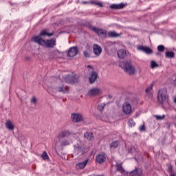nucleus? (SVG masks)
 I'll return each mask as SVG.
<instances>
[{
	"label": "nucleus",
	"instance_id": "c85d7f7f",
	"mask_svg": "<svg viewBox=\"0 0 176 176\" xmlns=\"http://www.w3.org/2000/svg\"><path fill=\"white\" fill-rule=\"evenodd\" d=\"M74 153H75V155H82V153H83V151L82 150V147L76 148Z\"/></svg>",
	"mask_w": 176,
	"mask_h": 176
},
{
	"label": "nucleus",
	"instance_id": "37998d69",
	"mask_svg": "<svg viewBox=\"0 0 176 176\" xmlns=\"http://www.w3.org/2000/svg\"><path fill=\"white\" fill-rule=\"evenodd\" d=\"M19 140H23L21 137H19Z\"/></svg>",
	"mask_w": 176,
	"mask_h": 176
},
{
	"label": "nucleus",
	"instance_id": "f257e3e1",
	"mask_svg": "<svg viewBox=\"0 0 176 176\" xmlns=\"http://www.w3.org/2000/svg\"><path fill=\"white\" fill-rule=\"evenodd\" d=\"M53 36V33H47L46 30H43L40 32L39 36H35L33 38L34 42L38 43L40 46L43 47H47L48 49H53L56 45V38H52L50 40H45L41 36Z\"/></svg>",
	"mask_w": 176,
	"mask_h": 176
},
{
	"label": "nucleus",
	"instance_id": "b1692460",
	"mask_svg": "<svg viewBox=\"0 0 176 176\" xmlns=\"http://www.w3.org/2000/svg\"><path fill=\"white\" fill-rule=\"evenodd\" d=\"M84 136L89 141H91V140H93V138H94V137L93 135V133H91V132H86L84 134Z\"/></svg>",
	"mask_w": 176,
	"mask_h": 176
},
{
	"label": "nucleus",
	"instance_id": "7c9ffc66",
	"mask_svg": "<svg viewBox=\"0 0 176 176\" xmlns=\"http://www.w3.org/2000/svg\"><path fill=\"white\" fill-rule=\"evenodd\" d=\"M119 141L116 140V141H114L113 142H111V144H110V148H118V146H119Z\"/></svg>",
	"mask_w": 176,
	"mask_h": 176
},
{
	"label": "nucleus",
	"instance_id": "58836bf2",
	"mask_svg": "<svg viewBox=\"0 0 176 176\" xmlns=\"http://www.w3.org/2000/svg\"><path fill=\"white\" fill-rule=\"evenodd\" d=\"M140 131H144L145 130V126L142 125V126L140 127Z\"/></svg>",
	"mask_w": 176,
	"mask_h": 176
},
{
	"label": "nucleus",
	"instance_id": "7ed1b4c3",
	"mask_svg": "<svg viewBox=\"0 0 176 176\" xmlns=\"http://www.w3.org/2000/svg\"><path fill=\"white\" fill-rule=\"evenodd\" d=\"M167 99V89H160L157 94V100L160 104H163Z\"/></svg>",
	"mask_w": 176,
	"mask_h": 176
},
{
	"label": "nucleus",
	"instance_id": "4468645a",
	"mask_svg": "<svg viewBox=\"0 0 176 176\" xmlns=\"http://www.w3.org/2000/svg\"><path fill=\"white\" fill-rule=\"evenodd\" d=\"M61 52L57 50H54L50 53V57L51 58H60L61 57Z\"/></svg>",
	"mask_w": 176,
	"mask_h": 176
},
{
	"label": "nucleus",
	"instance_id": "a878e982",
	"mask_svg": "<svg viewBox=\"0 0 176 176\" xmlns=\"http://www.w3.org/2000/svg\"><path fill=\"white\" fill-rule=\"evenodd\" d=\"M108 35L110 36V38H118V36H120V34L115 32H109Z\"/></svg>",
	"mask_w": 176,
	"mask_h": 176
},
{
	"label": "nucleus",
	"instance_id": "c03bdc74",
	"mask_svg": "<svg viewBox=\"0 0 176 176\" xmlns=\"http://www.w3.org/2000/svg\"><path fill=\"white\" fill-rule=\"evenodd\" d=\"M175 126H176V119H175Z\"/></svg>",
	"mask_w": 176,
	"mask_h": 176
},
{
	"label": "nucleus",
	"instance_id": "cd10ccee",
	"mask_svg": "<svg viewBox=\"0 0 176 176\" xmlns=\"http://www.w3.org/2000/svg\"><path fill=\"white\" fill-rule=\"evenodd\" d=\"M117 167V171H119L120 173H122V174H123V173H124V168H123V166H122V164H118L116 165Z\"/></svg>",
	"mask_w": 176,
	"mask_h": 176
},
{
	"label": "nucleus",
	"instance_id": "4c0bfd02",
	"mask_svg": "<svg viewBox=\"0 0 176 176\" xmlns=\"http://www.w3.org/2000/svg\"><path fill=\"white\" fill-rule=\"evenodd\" d=\"M129 124H130L131 127H133V126H135V122H134V120L132 119L129 120Z\"/></svg>",
	"mask_w": 176,
	"mask_h": 176
},
{
	"label": "nucleus",
	"instance_id": "f3484780",
	"mask_svg": "<svg viewBox=\"0 0 176 176\" xmlns=\"http://www.w3.org/2000/svg\"><path fill=\"white\" fill-rule=\"evenodd\" d=\"M97 78H98L97 72H92L89 77V83H94L97 80Z\"/></svg>",
	"mask_w": 176,
	"mask_h": 176
},
{
	"label": "nucleus",
	"instance_id": "a19ab883",
	"mask_svg": "<svg viewBox=\"0 0 176 176\" xmlns=\"http://www.w3.org/2000/svg\"><path fill=\"white\" fill-rule=\"evenodd\" d=\"M87 68H91V65H88Z\"/></svg>",
	"mask_w": 176,
	"mask_h": 176
},
{
	"label": "nucleus",
	"instance_id": "f8f14e48",
	"mask_svg": "<svg viewBox=\"0 0 176 176\" xmlns=\"http://www.w3.org/2000/svg\"><path fill=\"white\" fill-rule=\"evenodd\" d=\"M93 52L95 56H100V54H101V52H102V49L101 48V46L98 44H94Z\"/></svg>",
	"mask_w": 176,
	"mask_h": 176
},
{
	"label": "nucleus",
	"instance_id": "5701e85b",
	"mask_svg": "<svg viewBox=\"0 0 176 176\" xmlns=\"http://www.w3.org/2000/svg\"><path fill=\"white\" fill-rule=\"evenodd\" d=\"M71 144V140L69 139H65L63 140H60V146H67Z\"/></svg>",
	"mask_w": 176,
	"mask_h": 176
},
{
	"label": "nucleus",
	"instance_id": "4be33fe9",
	"mask_svg": "<svg viewBox=\"0 0 176 176\" xmlns=\"http://www.w3.org/2000/svg\"><path fill=\"white\" fill-rule=\"evenodd\" d=\"M5 124L8 130H14V126L10 120H7Z\"/></svg>",
	"mask_w": 176,
	"mask_h": 176
},
{
	"label": "nucleus",
	"instance_id": "423d86ee",
	"mask_svg": "<svg viewBox=\"0 0 176 176\" xmlns=\"http://www.w3.org/2000/svg\"><path fill=\"white\" fill-rule=\"evenodd\" d=\"M89 29L97 34L99 36H105V35H107V31L103 29H100L91 25L89 26Z\"/></svg>",
	"mask_w": 176,
	"mask_h": 176
},
{
	"label": "nucleus",
	"instance_id": "ddd939ff",
	"mask_svg": "<svg viewBox=\"0 0 176 176\" xmlns=\"http://www.w3.org/2000/svg\"><path fill=\"white\" fill-rule=\"evenodd\" d=\"M96 160L97 163H98L99 164H101L104 163L105 162V160H107V157L104 154H102V155L99 154V155H96Z\"/></svg>",
	"mask_w": 176,
	"mask_h": 176
},
{
	"label": "nucleus",
	"instance_id": "9b49d317",
	"mask_svg": "<svg viewBox=\"0 0 176 176\" xmlns=\"http://www.w3.org/2000/svg\"><path fill=\"white\" fill-rule=\"evenodd\" d=\"M78 47H72L67 53L68 57H75L76 54H78Z\"/></svg>",
	"mask_w": 176,
	"mask_h": 176
},
{
	"label": "nucleus",
	"instance_id": "6e6552de",
	"mask_svg": "<svg viewBox=\"0 0 176 176\" xmlns=\"http://www.w3.org/2000/svg\"><path fill=\"white\" fill-rule=\"evenodd\" d=\"M101 89L94 87L88 91L87 96H89V97H96V96H98V94H101Z\"/></svg>",
	"mask_w": 176,
	"mask_h": 176
},
{
	"label": "nucleus",
	"instance_id": "c756f323",
	"mask_svg": "<svg viewBox=\"0 0 176 176\" xmlns=\"http://www.w3.org/2000/svg\"><path fill=\"white\" fill-rule=\"evenodd\" d=\"M153 89V84H151L146 89V93L148 96H151V91Z\"/></svg>",
	"mask_w": 176,
	"mask_h": 176
},
{
	"label": "nucleus",
	"instance_id": "473e14b6",
	"mask_svg": "<svg viewBox=\"0 0 176 176\" xmlns=\"http://www.w3.org/2000/svg\"><path fill=\"white\" fill-rule=\"evenodd\" d=\"M156 67H159V65L156 62H155V60H151V68H156Z\"/></svg>",
	"mask_w": 176,
	"mask_h": 176
},
{
	"label": "nucleus",
	"instance_id": "f03ea898",
	"mask_svg": "<svg viewBox=\"0 0 176 176\" xmlns=\"http://www.w3.org/2000/svg\"><path fill=\"white\" fill-rule=\"evenodd\" d=\"M120 67L124 69L126 74L129 75H134L135 72V68L133 67L130 61H124L120 63Z\"/></svg>",
	"mask_w": 176,
	"mask_h": 176
},
{
	"label": "nucleus",
	"instance_id": "bb28decb",
	"mask_svg": "<svg viewBox=\"0 0 176 176\" xmlns=\"http://www.w3.org/2000/svg\"><path fill=\"white\" fill-rule=\"evenodd\" d=\"M165 56L167 58H173L174 57V52H170V51H167L166 53H165Z\"/></svg>",
	"mask_w": 176,
	"mask_h": 176
},
{
	"label": "nucleus",
	"instance_id": "a18cd8bd",
	"mask_svg": "<svg viewBox=\"0 0 176 176\" xmlns=\"http://www.w3.org/2000/svg\"><path fill=\"white\" fill-rule=\"evenodd\" d=\"M169 169H170V170H171V167H170V168H169Z\"/></svg>",
	"mask_w": 176,
	"mask_h": 176
},
{
	"label": "nucleus",
	"instance_id": "49530a36",
	"mask_svg": "<svg viewBox=\"0 0 176 176\" xmlns=\"http://www.w3.org/2000/svg\"><path fill=\"white\" fill-rule=\"evenodd\" d=\"M157 54H159V53H157Z\"/></svg>",
	"mask_w": 176,
	"mask_h": 176
},
{
	"label": "nucleus",
	"instance_id": "393cba45",
	"mask_svg": "<svg viewBox=\"0 0 176 176\" xmlns=\"http://www.w3.org/2000/svg\"><path fill=\"white\" fill-rule=\"evenodd\" d=\"M91 5H95L96 6H99V8H103L104 5L102 3L99 2V1H96L94 0L90 1Z\"/></svg>",
	"mask_w": 176,
	"mask_h": 176
},
{
	"label": "nucleus",
	"instance_id": "20e7f679",
	"mask_svg": "<svg viewBox=\"0 0 176 176\" xmlns=\"http://www.w3.org/2000/svg\"><path fill=\"white\" fill-rule=\"evenodd\" d=\"M72 133L71 131H68V130H65V131H60L56 138L55 139V146H58V143L57 142V140H58L59 141H60L61 138H65V137H69V135H71Z\"/></svg>",
	"mask_w": 176,
	"mask_h": 176
},
{
	"label": "nucleus",
	"instance_id": "c9c22d12",
	"mask_svg": "<svg viewBox=\"0 0 176 176\" xmlns=\"http://www.w3.org/2000/svg\"><path fill=\"white\" fill-rule=\"evenodd\" d=\"M30 102H32V104H34V105H36V103L38 102V100L36 99V98L33 97L31 99Z\"/></svg>",
	"mask_w": 176,
	"mask_h": 176
},
{
	"label": "nucleus",
	"instance_id": "e433bc0d",
	"mask_svg": "<svg viewBox=\"0 0 176 176\" xmlns=\"http://www.w3.org/2000/svg\"><path fill=\"white\" fill-rule=\"evenodd\" d=\"M155 118L157 119V120H163V119H164L165 116L162 115V116H155Z\"/></svg>",
	"mask_w": 176,
	"mask_h": 176
},
{
	"label": "nucleus",
	"instance_id": "f704fd0d",
	"mask_svg": "<svg viewBox=\"0 0 176 176\" xmlns=\"http://www.w3.org/2000/svg\"><path fill=\"white\" fill-rule=\"evenodd\" d=\"M105 107V104H99L98 106V111H100V112H102V111H104V108Z\"/></svg>",
	"mask_w": 176,
	"mask_h": 176
},
{
	"label": "nucleus",
	"instance_id": "dca6fc26",
	"mask_svg": "<svg viewBox=\"0 0 176 176\" xmlns=\"http://www.w3.org/2000/svg\"><path fill=\"white\" fill-rule=\"evenodd\" d=\"M127 6V3H120L119 4H111L110 6V9H123V8H126Z\"/></svg>",
	"mask_w": 176,
	"mask_h": 176
},
{
	"label": "nucleus",
	"instance_id": "6ab92c4d",
	"mask_svg": "<svg viewBox=\"0 0 176 176\" xmlns=\"http://www.w3.org/2000/svg\"><path fill=\"white\" fill-rule=\"evenodd\" d=\"M87 162L88 160H86L82 162H80L76 164V168L77 170H82L83 168H85V167H86V166H87Z\"/></svg>",
	"mask_w": 176,
	"mask_h": 176
},
{
	"label": "nucleus",
	"instance_id": "79ce46f5",
	"mask_svg": "<svg viewBox=\"0 0 176 176\" xmlns=\"http://www.w3.org/2000/svg\"><path fill=\"white\" fill-rule=\"evenodd\" d=\"M170 176H175V175H174V173H172V174H170Z\"/></svg>",
	"mask_w": 176,
	"mask_h": 176
},
{
	"label": "nucleus",
	"instance_id": "39448f33",
	"mask_svg": "<svg viewBox=\"0 0 176 176\" xmlns=\"http://www.w3.org/2000/svg\"><path fill=\"white\" fill-rule=\"evenodd\" d=\"M71 120L73 123H80L83 122V116L79 113H73L71 114Z\"/></svg>",
	"mask_w": 176,
	"mask_h": 176
},
{
	"label": "nucleus",
	"instance_id": "72a5a7b5",
	"mask_svg": "<svg viewBox=\"0 0 176 176\" xmlns=\"http://www.w3.org/2000/svg\"><path fill=\"white\" fill-rule=\"evenodd\" d=\"M158 52H164V45H160L157 47Z\"/></svg>",
	"mask_w": 176,
	"mask_h": 176
},
{
	"label": "nucleus",
	"instance_id": "1a4fd4ad",
	"mask_svg": "<svg viewBox=\"0 0 176 176\" xmlns=\"http://www.w3.org/2000/svg\"><path fill=\"white\" fill-rule=\"evenodd\" d=\"M122 111L124 115H130L131 113V104L129 102H125L122 104Z\"/></svg>",
	"mask_w": 176,
	"mask_h": 176
},
{
	"label": "nucleus",
	"instance_id": "a211bd4d",
	"mask_svg": "<svg viewBox=\"0 0 176 176\" xmlns=\"http://www.w3.org/2000/svg\"><path fill=\"white\" fill-rule=\"evenodd\" d=\"M138 50H140L141 52H144L146 53V54H152V50L148 47H144L142 45H140L138 47Z\"/></svg>",
	"mask_w": 176,
	"mask_h": 176
},
{
	"label": "nucleus",
	"instance_id": "9d476101",
	"mask_svg": "<svg viewBox=\"0 0 176 176\" xmlns=\"http://www.w3.org/2000/svg\"><path fill=\"white\" fill-rule=\"evenodd\" d=\"M57 90L59 93H63V94H68V93H69V87L62 85L57 87Z\"/></svg>",
	"mask_w": 176,
	"mask_h": 176
},
{
	"label": "nucleus",
	"instance_id": "ea45409f",
	"mask_svg": "<svg viewBox=\"0 0 176 176\" xmlns=\"http://www.w3.org/2000/svg\"><path fill=\"white\" fill-rule=\"evenodd\" d=\"M82 3H83L84 5H86V3H88V4H89V5H91V4L90 3V1H83Z\"/></svg>",
	"mask_w": 176,
	"mask_h": 176
},
{
	"label": "nucleus",
	"instance_id": "aec40b11",
	"mask_svg": "<svg viewBox=\"0 0 176 176\" xmlns=\"http://www.w3.org/2000/svg\"><path fill=\"white\" fill-rule=\"evenodd\" d=\"M127 56V52L124 49H120L118 51V56L119 58H125Z\"/></svg>",
	"mask_w": 176,
	"mask_h": 176
},
{
	"label": "nucleus",
	"instance_id": "0eeeda50",
	"mask_svg": "<svg viewBox=\"0 0 176 176\" xmlns=\"http://www.w3.org/2000/svg\"><path fill=\"white\" fill-rule=\"evenodd\" d=\"M63 79L66 83H70L71 85L78 83V77L74 75H66L64 76Z\"/></svg>",
	"mask_w": 176,
	"mask_h": 176
},
{
	"label": "nucleus",
	"instance_id": "2f4dec72",
	"mask_svg": "<svg viewBox=\"0 0 176 176\" xmlns=\"http://www.w3.org/2000/svg\"><path fill=\"white\" fill-rule=\"evenodd\" d=\"M41 157L43 159V160H47V159H49V155H47V153H46V151H43V154L41 155Z\"/></svg>",
	"mask_w": 176,
	"mask_h": 176
},
{
	"label": "nucleus",
	"instance_id": "2eb2a0df",
	"mask_svg": "<svg viewBox=\"0 0 176 176\" xmlns=\"http://www.w3.org/2000/svg\"><path fill=\"white\" fill-rule=\"evenodd\" d=\"M130 176H141L142 175V170L140 168H136L129 173Z\"/></svg>",
	"mask_w": 176,
	"mask_h": 176
},
{
	"label": "nucleus",
	"instance_id": "412c9836",
	"mask_svg": "<svg viewBox=\"0 0 176 176\" xmlns=\"http://www.w3.org/2000/svg\"><path fill=\"white\" fill-rule=\"evenodd\" d=\"M82 54L85 58H89L91 54V50L90 49V47L87 46V49L82 52Z\"/></svg>",
	"mask_w": 176,
	"mask_h": 176
}]
</instances>
